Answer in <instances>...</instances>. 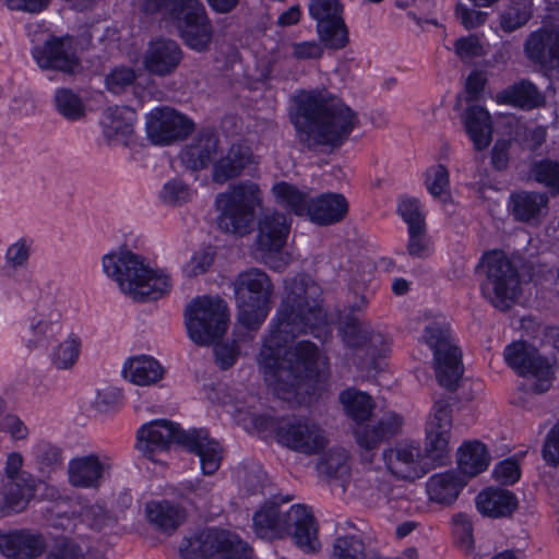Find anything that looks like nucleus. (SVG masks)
I'll use <instances>...</instances> for the list:
<instances>
[{"mask_svg":"<svg viewBox=\"0 0 559 559\" xmlns=\"http://www.w3.org/2000/svg\"><path fill=\"white\" fill-rule=\"evenodd\" d=\"M323 48L320 41H299L293 45L292 56L296 60L320 59L323 56Z\"/></svg>","mask_w":559,"mask_h":559,"instance_id":"obj_63","label":"nucleus"},{"mask_svg":"<svg viewBox=\"0 0 559 559\" xmlns=\"http://www.w3.org/2000/svg\"><path fill=\"white\" fill-rule=\"evenodd\" d=\"M37 314L22 336L28 349L47 346L61 331V314L58 310L46 314L41 304L37 305Z\"/></svg>","mask_w":559,"mask_h":559,"instance_id":"obj_28","label":"nucleus"},{"mask_svg":"<svg viewBox=\"0 0 559 559\" xmlns=\"http://www.w3.org/2000/svg\"><path fill=\"white\" fill-rule=\"evenodd\" d=\"M214 261L210 252H195L190 261L183 266V273L187 277H197L205 273Z\"/></svg>","mask_w":559,"mask_h":559,"instance_id":"obj_62","label":"nucleus"},{"mask_svg":"<svg viewBox=\"0 0 559 559\" xmlns=\"http://www.w3.org/2000/svg\"><path fill=\"white\" fill-rule=\"evenodd\" d=\"M390 347L391 341L389 337L382 333L370 330L366 345L362 349H365L367 356L374 360L376 358L386 356L390 352Z\"/></svg>","mask_w":559,"mask_h":559,"instance_id":"obj_57","label":"nucleus"},{"mask_svg":"<svg viewBox=\"0 0 559 559\" xmlns=\"http://www.w3.org/2000/svg\"><path fill=\"white\" fill-rule=\"evenodd\" d=\"M452 393L442 395L433 404V415L426 426L425 450L421 457L429 471L447 465L450 460V437L452 428Z\"/></svg>","mask_w":559,"mask_h":559,"instance_id":"obj_11","label":"nucleus"},{"mask_svg":"<svg viewBox=\"0 0 559 559\" xmlns=\"http://www.w3.org/2000/svg\"><path fill=\"white\" fill-rule=\"evenodd\" d=\"M542 455L547 465H559V420L548 431L542 449Z\"/></svg>","mask_w":559,"mask_h":559,"instance_id":"obj_59","label":"nucleus"},{"mask_svg":"<svg viewBox=\"0 0 559 559\" xmlns=\"http://www.w3.org/2000/svg\"><path fill=\"white\" fill-rule=\"evenodd\" d=\"M32 53L37 64L45 70L72 73L79 66L70 43L61 37H52L41 47H35Z\"/></svg>","mask_w":559,"mask_h":559,"instance_id":"obj_25","label":"nucleus"},{"mask_svg":"<svg viewBox=\"0 0 559 559\" xmlns=\"http://www.w3.org/2000/svg\"><path fill=\"white\" fill-rule=\"evenodd\" d=\"M219 139L211 129H202L182 152V160L192 170L206 168L217 154Z\"/></svg>","mask_w":559,"mask_h":559,"instance_id":"obj_31","label":"nucleus"},{"mask_svg":"<svg viewBox=\"0 0 559 559\" xmlns=\"http://www.w3.org/2000/svg\"><path fill=\"white\" fill-rule=\"evenodd\" d=\"M454 51L461 59H472L484 55L483 46L474 35L457 39L454 44Z\"/></svg>","mask_w":559,"mask_h":559,"instance_id":"obj_61","label":"nucleus"},{"mask_svg":"<svg viewBox=\"0 0 559 559\" xmlns=\"http://www.w3.org/2000/svg\"><path fill=\"white\" fill-rule=\"evenodd\" d=\"M371 329L361 324L356 319L345 322L342 328V335L345 344L352 348H364Z\"/></svg>","mask_w":559,"mask_h":559,"instance_id":"obj_54","label":"nucleus"},{"mask_svg":"<svg viewBox=\"0 0 559 559\" xmlns=\"http://www.w3.org/2000/svg\"><path fill=\"white\" fill-rule=\"evenodd\" d=\"M109 469L110 463L107 457L100 460V457L94 453L78 456L69 462V481L76 488L97 489L102 485L105 474L108 473Z\"/></svg>","mask_w":559,"mask_h":559,"instance_id":"obj_23","label":"nucleus"},{"mask_svg":"<svg viewBox=\"0 0 559 559\" xmlns=\"http://www.w3.org/2000/svg\"><path fill=\"white\" fill-rule=\"evenodd\" d=\"M191 552L204 559H251L252 549L237 534L206 528L189 542Z\"/></svg>","mask_w":559,"mask_h":559,"instance_id":"obj_13","label":"nucleus"},{"mask_svg":"<svg viewBox=\"0 0 559 559\" xmlns=\"http://www.w3.org/2000/svg\"><path fill=\"white\" fill-rule=\"evenodd\" d=\"M549 197L546 192L515 191L510 194L509 209L514 219L528 225H538L548 212Z\"/></svg>","mask_w":559,"mask_h":559,"instance_id":"obj_26","label":"nucleus"},{"mask_svg":"<svg viewBox=\"0 0 559 559\" xmlns=\"http://www.w3.org/2000/svg\"><path fill=\"white\" fill-rule=\"evenodd\" d=\"M466 133L471 138L475 150L487 148L492 139V120L489 111L479 106H468L463 115Z\"/></svg>","mask_w":559,"mask_h":559,"instance_id":"obj_33","label":"nucleus"},{"mask_svg":"<svg viewBox=\"0 0 559 559\" xmlns=\"http://www.w3.org/2000/svg\"><path fill=\"white\" fill-rule=\"evenodd\" d=\"M269 486L267 475L260 468L247 471L243 477L242 489L248 496H265Z\"/></svg>","mask_w":559,"mask_h":559,"instance_id":"obj_55","label":"nucleus"},{"mask_svg":"<svg viewBox=\"0 0 559 559\" xmlns=\"http://www.w3.org/2000/svg\"><path fill=\"white\" fill-rule=\"evenodd\" d=\"M286 289L259 354L260 368L274 380L275 391L283 397L317 376L319 357L310 341L288 344L301 334L321 337L328 333L319 286L309 276H295Z\"/></svg>","mask_w":559,"mask_h":559,"instance_id":"obj_1","label":"nucleus"},{"mask_svg":"<svg viewBox=\"0 0 559 559\" xmlns=\"http://www.w3.org/2000/svg\"><path fill=\"white\" fill-rule=\"evenodd\" d=\"M252 152L250 147L233 144L227 153L213 164L212 181L224 185L242 174L251 164Z\"/></svg>","mask_w":559,"mask_h":559,"instance_id":"obj_30","label":"nucleus"},{"mask_svg":"<svg viewBox=\"0 0 559 559\" xmlns=\"http://www.w3.org/2000/svg\"><path fill=\"white\" fill-rule=\"evenodd\" d=\"M454 534L459 543L466 549H472L474 546L473 524L468 515L459 513L453 516Z\"/></svg>","mask_w":559,"mask_h":559,"instance_id":"obj_60","label":"nucleus"},{"mask_svg":"<svg viewBox=\"0 0 559 559\" xmlns=\"http://www.w3.org/2000/svg\"><path fill=\"white\" fill-rule=\"evenodd\" d=\"M347 453L343 449L329 450L318 462V471L328 477H338L347 471Z\"/></svg>","mask_w":559,"mask_h":559,"instance_id":"obj_49","label":"nucleus"},{"mask_svg":"<svg viewBox=\"0 0 559 559\" xmlns=\"http://www.w3.org/2000/svg\"><path fill=\"white\" fill-rule=\"evenodd\" d=\"M215 203L219 211L218 228L227 234L246 236L251 231L255 209L262 205L261 190L255 182L241 181L219 193Z\"/></svg>","mask_w":559,"mask_h":559,"instance_id":"obj_7","label":"nucleus"},{"mask_svg":"<svg viewBox=\"0 0 559 559\" xmlns=\"http://www.w3.org/2000/svg\"><path fill=\"white\" fill-rule=\"evenodd\" d=\"M46 549L41 534L28 530H15L0 533V551L9 559H35Z\"/></svg>","mask_w":559,"mask_h":559,"instance_id":"obj_24","label":"nucleus"},{"mask_svg":"<svg viewBox=\"0 0 559 559\" xmlns=\"http://www.w3.org/2000/svg\"><path fill=\"white\" fill-rule=\"evenodd\" d=\"M289 120L298 142L309 151L338 148L358 123L356 112L328 91L298 94Z\"/></svg>","mask_w":559,"mask_h":559,"instance_id":"obj_2","label":"nucleus"},{"mask_svg":"<svg viewBox=\"0 0 559 559\" xmlns=\"http://www.w3.org/2000/svg\"><path fill=\"white\" fill-rule=\"evenodd\" d=\"M316 31L319 41L326 49L341 50L349 43L348 28L344 17L317 24Z\"/></svg>","mask_w":559,"mask_h":559,"instance_id":"obj_40","label":"nucleus"},{"mask_svg":"<svg viewBox=\"0 0 559 559\" xmlns=\"http://www.w3.org/2000/svg\"><path fill=\"white\" fill-rule=\"evenodd\" d=\"M53 102L57 111L67 120L76 121L85 115L82 98L71 88H58Z\"/></svg>","mask_w":559,"mask_h":559,"instance_id":"obj_42","label":"nucleus"},{"mask_svg":"<svg viewBox=\"0 0 559 559\" xmlns=\"http://www.w3.org/2000/svg\"><path fill=\"white\" fill-rule=\"evenodd\" d=\"M426 227L408 229L407 253L413 258L424 259L429 255V247L425 239Z\"/></svg>","mask_w":559,"mask_h":559,"instance_id":"obj_58","label":"nucleus"},{"mask_svg":"<svg viewBox=\"0 0 559 559\" xmlns=\"http://www.w3.org/2000/svg\"><path fill=\"white\" fill-rule=\"evenodd\" d=\"M484 272L481 294L496 308L507 310L521 293L520 275L511 260L501 251L485 253L475 267Z\"/></svg>","mask_w":559,"mask_h":559,"instance_id":"obj_8","label":"nucleus"},{"mask_svg":"<svg viewBox=\"0 0 559 559\" xmlns=\"http://www.w3.org/2000/svg\"><path fill=\"white\" fill-rule=\"evenodd\" d=\"M81 345V338L75 334H70L68 338L60 343L52 352V365L60 370L72 368L79 359Z\"/></svg>","mask_w":559,"mask_h":559,"instance_id":"obj_44","label":"nucleus"},{"mask_svg":"<svg viewBox=\"0 0 559 559\" xmlns=\"http://www.w3.org/2000/svg\"><path fill=\"white\" fill-rule=\"evenodd\" d=\"M385 466L391 474L405 480H415L429 472L420 449L413 444H401L383 451Z\"/></svg>","mask_w":559,"mask_h":559,"instance_id":"obj_19","label":"nucleus"},{"mask_svg":"<svg viewBox=\"0 0 559 559\" xmlns=\"http://www.w3.org/2000/svg\"><path fill=\"white\" fill-rule=\"evenodd\" d=\"M276 439L282 445L307 456L321 453L329 442L325 430L307 417L282 420L276 428Z\"/></svg>","mask_w":559,"mask_h":559,"instance_id":"obj_12","label":"nucleus"},{"mask_svg":"<svg viewBox=\"0 0 559 559\" xmlns=\"http://www.w3.org/2000/svg\"><path fill=\"white\" fill-rule=\"evenodd\" d=\"M136 80V74L132 68H115L106 75L105 84L109 92L120 94L131 86Z\"/></svg>","mask_w":559,"mask_h":559,"instance_id":"obj_53","label":"nucleus"},{"mask_svg":"<svg viewBox=\"0 0 559 559\" xmlns=\"http://www.w3.org/2000/svg\"><path fill=\"white\" fill-rule=\"evenodd\" d=\"M498 102L522 109H533L542 106L545 102L543 94L528 80H521L512 86L503 90L497 96Z\"/></svg>","mask_w":559,"mask_h":559,"instance_id":"obj_37","label":"nucleus"},{"mask_svg":"<svg viewBox=\"0 0 559 559\" xmlns=\"http://www.w3.org/2000/svg\"><path fill=\"white\" fill-rule=\"evenodd\" d=\"M182 59L183 51L176 40L158 37L148 43L143 67L148 74L165 78L176 72Z\"/></svg>","mask_w":559,"mask_h":559,"instance_id":"obj_17","label":"nucleus"},{"mask_svg":"<svg viewBox=\"0 0 559 559\" xmlns=\"http://www.w3.org/2000/svg\"><path fill=\"white\" fill-rule=\"evenodd\" d=\"M190 187L179 178H173L163 185L159 198L167 205H181L190 200Z\"/></svg>","mask_w":559,"mask_h":559,"instance_id":"obj_50","label":"nucleus"},{"mask_svg":"<svg viewBox=\"0 0 559 559\" xmlns=\"http://www.w3.org/2000/svg\"><path fill=\"white\" fill-rule=\"evenodd\" d=\"M333 557L336 559H366L365 544L356 535L340 536L333 544Z\"/></svg>","mask_w":559,"mask_h":559,"instance_id":"obj_47","label":"nucleus"},{"mask_svg":"<svg viewBox=\"0 0 559 559\" xmlns=\"http://www.w3.org/2000/svg\"><path fill=\"white\" fill-rule=\"evenodd\" d=\"M238 323L248 331H257L265 321L274 295V285L262 270L251 267L238 274L234 282Z\"/></svg>","mask_w":559,"mask_h":559,"instance_id":"obj_6","label":"nucleus"},{"mask_svg":"<svg viewBox=\"0 0 559 559\" xmlns=\"http://www.w3.org/2000/svg\"><path fill=\"white\" fill-rule=\"evenodd\" d=\"M490 455L486 447L479 441H468L457 451V467L460 473L474 477L487 469Z\"/></svg>","mask_w":559,"mask_h":559,"instance_id":"obj_38","label":"nucleus"},{"mask_svg":"<svg viewBox=\"0 0 559 559\" xmlns=\"http://www.w3.org/2000/svg\"><path fill=\"white\" fill-rule=\"evenodd\" d=\"M148 522L158 531L173 534L186 520V510L168 500L151 501L145 507Z\"/></svg>","mask_w":559,"mask_h":559,"instance_id":"obj_34","label":"nucleus"},{"mask_svg":"<svg viewBox=\"0 0 559 559\" xmlns=\"http://www.w3.org/2000/svg\"><path fill=\"white\" fill-rule=\"evenodd\" d=\"M344 7L340 0H309L308 13L316 25L343 17Z\"/></svg>","mask_w":559,"mask_h":559,"instance_id":"obj_46","label":"nucleus"},{"mask_svg":"<svg viewBox=\"0 0 559 559\" xmlns=\"http://www.w3.org/2000/svg\"><path fill=\"white\" fill-rule=\"evenodd\" d=\"M121 399V392L117 388L106 386L97 390L94 406L99 412H107L115 407Z\"/></svg>","mask_w":559,"mask_h":559,"instance_id":"obj_64","label":"nucleus"},{"mask_svg":"<svg viewBox=\"0 0 559 559\" xmlns=\"http://www.w3.org/2000/svg\"><path fill=\"white\" fill-rule=\"evenodd\" d=\"M465 484L464 478L450 469L432 475L427 481V492L432 501L449 506L456 501Z\"/></svg>","mask_w":559,"mask_h":559,"instance_id":"obj_35","label":"nucleus"},{"mask_svg":"<svg viewBox=\"0 0 559 559\" xmlns=\"http://www.w3.org/2000/svg\"><path fill=\"white\" fill-rule=\"evenodd\" d=\"M288 511L282 512L276 502H265L253 514V531L262 539L273 540L288 534Z\"/></svg>","mask_w":559,"mask_h":559,"instance_id":"obj_27","label":"nucleus"},{"mask_svg":"<svg viewBox=\"0 0 559 559\" xmlns=\"http://www.w3.org/2000/svg\"><path fill=\"white\" fill-rule=\"evenodd\" d=\"M102 266L104 273L117 282L121 292L136 301L156 300L171 288L167 273L151 269L130 250L105 254Z\"/></svg>","mask_w":559,"mask_h":559,"instance_id":"obj_4","label":"nucleus"},{"mask_svg":"<svg viewBox=\"0 0 559 559\" xmlns=\"http://www.w3.org/2000/svg\"><path fill=\"white\" fill-rule=\"evenodd\" d=\"M277 203L284 205L297 216H306L312 198L307 192L286 181H280L272 187Z\"/></svg>","mask_w":559,"mask_h":559,"instance_id":"obj_39","label":"nucleus"},{"mask_svg":"<svg viewBox=\"0 0 559 559\" xmlns=\"http://www.w3.org/2000/svg\"><path fill=\"white\" fill-rule=\"evenodd\" d=\"M425 183L433 198H442L449 188L448 168L442 164L431 166L426 171Z\"/></svg>","mask_w":559,"mask_h":559,"instance_id":"obj_52","label":"nucleus"},{"mask_svg":"<svg viewBox=\"0 0 559 559\" xmlns=\"http://www.w3.org/2000/svg\"><path fill=\"white\" fill-rule=\"evenodd\" d=\"M288 534L295 545L306 554L317 552L320 547L318 525L311 511L301 504H294L288 510Z\"/></svg>","mask_w":559,"mask_h":559,"instance_id":"obj_22","label":"nucleus"},{"mask_svg":"<svg viewBox=\"0 0 559 559\" xmlns=\"http://www.w3.org/2000/svg\"><path fill=\"white\" fill-rule=\"evenodd\" d=\"M36 490V480L28 472L15 479H0V514L8 516L24 511Z\"/></svg>","mask_w":559,"mask_h":559,"instance_id":"obj_20","label":"nucleus"},{"mask_svg":"<svg viewBox=\"0 0 559 559\" xmlns=\"http://www.w3.org/2000/svg\"><path fill=\"white\" fill-rule=\"evenodd\" d=\"M518 506L516 496L512 491L502 488H488L476 497L478 512L492 519L511 516Z\"/></svg>","mask_w":559,"mask_h":559,"instance_id":"obj_32","label":"nucleus"},{"mask_svg":"<svg viewBox=\"0 0 559 559\" xmlns=\"http://www.w3.org/2000/svg\"><path fill=\"white\" fill-rule=\"evenodd\" d=\"M340 402L346 415L355 421L354 436L364 450L377 449L381 442L395 436L403 424L400 415L388 414L372 426L365 425L371 417L374 405L370 395L356 389L349 388L341 392Z\"/></svg>","mask_w":559,"mask_h":559,"instance_id":"obj_5","label":"nucleus"},{"mask_svg":"<svg viewBox=\"0 0 559 559\" xmlns=\"http://www.w3.org/2000/svg\"><path fill=\"white\" fill-rule=\"evenodd\" d=\"M532 3L528 0H511L500 15V26L511 33L527 23L532 16Z\"/></svg>","mask_w":559,"mask_h":559,"instance_id":"obj_43","label":"nucleus"},{"mask_svg":"<svg viewBox=\"0 0 559 559\" xmlns=\"http://www.w3.org/2000/svg\"><path fill=\"white\" fill-rule=\"evenodd\" d=\"M534 179L550 189L551 194H559V163L544 159L532 169Z\"/></svg>","mask_w":559,"mask_h":559,"instance_id":"obj_48","label":"nucleus"},{"mask_svg":"<svg viewBox=\"0 0 559 559\" xmlns=\"http://www.w3.org/2000/svg\"><path fill=\"white\" fill-rule=\"evenodd\" d=\"M397 213L407 224L408 229H411V227H426L425 217L418 199L409 197L400 198L397 203Z\"/></svg>","mask_w":559,"mask_h":559,"instance_id":"obj_51","label":"nucleus"},{"mask_svg":"<svg viewBox=\"0 0 559 559\" xmlns=\"http://www.w3.org/2000/svg\"><path fill=\"white\" fill-rule=\"evenodd\" d=\"M171 443H177L195 454L204 475L215 474L221 466L222 448L216 440L210 438L206 429L182 430L178 424L170 420L156 419L144 424L136 432V449L152 461L156 452L167 450Z\"/></svg>","mask_w":559,"mask_h":559,"instance_id":"obj_3","label":"nucleus"},{"mask_svg":"<svg viewBox=\"0 0 559 559\" xmlns=\"http://www.w3.org/2000/svg\"><path fill=\"white\" fill-rule=\"evenodd\" d=\"M347 212L346 198L341 193L328 192L310 200L306 216L317 225L326 226L341 222Z\"/></svg>","mask_w":559,"mask_h":559,"instance_id":"obj_29","label":"nucleus"},{"mask_svg":"<svg viewBox=\"0 0 559 559\" xmlns=\"http://www.w3.org/2000/svg\"><path fill=\"white\" fill-rule=\"evenodd\" d=\"M492 475L502 485H513L520 479L521 471L515 460L506 459L495 466Z\"/></svg>","mask_w":559,"mask_h":559,"instance_id":"obj_56","label":"nucleus"},{"mask_svg":"<svg viewBox=\"0 0 559 559\" xmlns=\"http://www.w3.org/2000/svg\"><path fill=\"white\" fill-rule=\"evenodd\" d=\"M290 219L278 212H265L258 222L257 248L264 260L278 254L286 245Z\"/></svg>","mask_w":559,"mask_h":559,"instance_id":"obj_18","label":"nucleus"},{"mask_svg":"<svg viewBox=\"0 0 559 559\" xmlns=\"http://www.w3.org/2000/svg\"><path fill=\"white\" fill-rule=\"evenodd\" d=\"M105 118L108 133L121 136H129L133 133V126L136 120V114L131 107H108L105 111Z\"/></svg>","mask_w":559,"mask_h":559,"instance_id":"obj_41","label":"nucleus"},{"mask_svg":"<svg viewBox=\"0 0 559 559\" xmlns=\"http://www.w3.org/2000/svg\"><path fill=\"white\" fill-rule=\"evenodd\" d=\"M193 122L177 110L164 107L151 111L146 119L147 139L155 145H169L186 139L193 130Z\"/></svg>","mask_w":559,"mask_h":559,"instance_id":"obj_16","label":"nucleus"},{"mask_svg":"<svg viewBox=\"0 0 559 559\" xmlns=\"http://www.w3.org/2000/svg\"><path fill=\"white\" fill-rule=\"evenodd\" d=\"M525 53L534 63L548 70L559 69V26L542 27L525 41Z\"/></svg>","mask_w":559,"mask_h":559,"instance_id":"obj_21","label":"nucleus"},{"mask_svg":"<svg viewBox=\"0 0 559 559\" xmlns=\"http://www.w3.org/2000/svg\"><path fill=\"white\" fill-rule=\"evenodd\" d=\"M423 338L433 352L438 383L449 393H454L464 368L460 348L451 344L449 324L440 322L428 324L424 330Z\"/></svg>","mask_w":559,"mask_h":559,"instance_id":"obj_10","label":"nucleus"},{"mask_svg":"<svg viewBox=\"0 0 559 559\" xmlns=\"http://www.w3.org/2000/svg\"><path fill=\"white\" fill-rule=\"evenodd\" d=\"M228 321L227 304L219 297H197L185 309L188 335L201 346L221 340L227 331Z\"/></svg>","mask_w":559,"mask_h":559,"instance_id":"obj_9","label":"nucleus"},{"mask_svg":"<svg viewBox=\"0 0 559 559\" xmlns=\"http://www.w3.org/2000/svg\"><path fill=\"white\" fill-rule=\"evenodd\" d=\"M169 17L189 48L199 52L207 49L213 27L200 0H186Z\"/></svg>","mask_w":559,"mask_h":559,"instance_id":"obj_14","label":"nucleus"},{"mask_svg":"<svg viewBox=\"0 0 559 559\" xmlns=\"http://www.w3.org/2000/svg\"><path fill=\"white\" fill-rule=\"evenodd\" d=\"M503 357L507 365L520 377L532 376L538 380L535 392L543 393L548 390L554 368L536 347L525 341L512 342L506 346Z\"/></svg>","mask_w":559,"mask_h":559,"instance_id":"obj_15","label":"nucleus"},{"mask_svg":"<svg viewBox=\"0 0 559 559\" xmlns=\"http://www.w3.org/2000/svg\"><path fill=\"white\" fill-rule=\"evenodd\" d=\"M122 372L134 384L151 385L163 378L164 368L155 358L142 355L130 358Z\"/></svg>","mask_w":559,"mask_h":559,"instance_id":"obj_36","label":"nucleus"},{"mask_svg":"<svg viewBox=\"0 0 559 559\" xmlns=\"http://www.w3.org/2000/svg\"><path fill=\"white\" fill-rule=\"evenodd\" d=\"M33 454L41 474L49 475L62 465L61 450L50 443H38L34 448Z\"/></svg>","mask_w":559,"mask_h":559,"instance_id":"obj_45","label":"nucleus"}]
</instances>
